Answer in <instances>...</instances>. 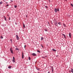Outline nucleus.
I'll list each match as a JSON object with an SVG mask.
<instances>
[{
  "instance_id": "nucleus-1",
  "label": "nucleus",
  "mask_w": 73,
  "mask_h": 73,
  "mask_svg": "<svg viewBox=\"0 0 73 73\" xmlns=\"http://www.w3.org/2000/svg\"><path fill=\"white\" fill-rule=\"evenodd\" d=\"M54 11H55V12L56 13H57V11H58V12H59V9H57L56 8H55Z\"/></svg>"
},
{
  "instance_id": "nucleus-2",
  "label": "nucleus",
  "mask_w": 73,
  "mask_h": 73,
  "mask_svg": "<svg viewBox=\"0 0 73 73\" xmlns=\"http://www.w3.org/2000/svg\"><path fill=\"white\" fill-rule=\"evenodd\" d=\"M57 21H55V22H54V24L55 25V26H56V27H57L58 26V24H57Z\"/></svg>"
},
{
  "instance_id": "nucleus-3",
  "label": "nucleus",
  "mask_w": 73,
  "mask_h": 73,
  "mask_svg": "<svg viewBox=\"0 0 73 73\" xmlns=\"http://www.w3.org/2000/svg\"><path fill=\"white\" fill-rule=\"evenodd\" d=\"M51 68L52 73H53V71L54 70V68H53V67H52V66H51Z\"/></svg>"
},
{
  "instance_id": "nucleus-4",
  "label": "nucleus",
  "mask_w": 73,
  "mask_h": 73,
  "mask_svg": "<svg viewBox=\"0 0 73 73\" xmlns=\"http://www.w3.org/2000/svg\"><path fill=\"white\" fill-rule=\"evenodd\" d=\"M32 55L33 56H37V55L35 53H33L32 54Z\"/></svg>"
},
{
  "instance_id": "nucleus-5",
  "label": "nucleus",
  "mask_w": 73,
  "mask_h": 73,
  "mask_svg": "<svg viewBox=\"0 0 73 73\" xmlns=\"http://www.w3.org/2000/svg\"><path fill=\"white\" fill-rule=\"evenodd\" d=\"M15 57H13V62H15Z\"/></svg>"
},
{
  "instance_id": "nucleus-6",
  "label": "nucleus",
  "mask_w": 73,
  "mask_h": 73,
  "mask_svg": "<svg viewBox=\"0 0 73 73\" xmlns=\"http://www.w3.org/2000/svg\"><path fill=\"white\" fill-rule=\"evenodd\" d=\"M10 52L11 53H13V50H12V48H10Z\"/></svg>"
},
{
  "instance_id": "nucleus-7",
  "label": "nucleus",
  "mask_w": 73,
  "mask_h": 73,
  "mask_svg": "<svg viewBox=\"0 0 73 73\" xmlns=\"http://www.w3.org/2000/svg\"><path fill=\"white\" fill-rule=\"evenodd\" d=\"M16 38L17 40H19V36H18L17 35H16Z\"/></svg>"
},
{
  "instance_id": "nucleus-8",
  "label": "nucleus",
  "mask_w": 73,
  "mask_h": 73,
  "mask_svg": "<svg viewBox=\"0 0 73 73\" xmlns=\"http://www.w3.org/2000/svg\"><path fill=\"white\" fill-rule=\"evenodd\" d=\"M22 58H24V54L23 53V52L22 53Z\"/></svg>"
},
{
  "instance_id": "nucleus-9",
  "label": "nucleus",
  "mask_w": 73,
  "mask_h": 73,
  "mask_svg": "<svg viewBox=\"0 0 73 73\" xmlns=\"http://www.w3.org/2000/svg\"><path fill=\"white\" fill-rule=\"evenodd\" d=\"M3 17L5 18V21H7V19L6 18V17H5V16H3Z\"/></svg>"
},
{
  "instance_id": "nucleus-10",
  "label": "nucleus",
  "mask_w": 73,
  "mask_h": 73,
  "mask_svg": "<svg viewBox=\"0 0 73 73\" xmlns=\"http://www.w3.org/2000/svg\"><path fill=\"white\" fill-rule=\"evenodd\" d=\"M69 37L70 38H71V33H69Z\"/></svg>"
},
{
  "instance_id": "nucleus-11",
  "label": "nucleus",
  "mask_w": 73,
  "mask_h": 73,
  "mask_svg": "<svg viewBox=\"0 0 73 73\" xmlns=\"http://www.w3.org/2000/svg\"><path fill=\"white\" fill-rule=\"evenodd\" d=\"M52 51H54V52H56V50L53 49H52Z\"/></svg>"
},
{
  "instance_id": "nucleus-12",
  "label": "nucleus",
  "mask_w": 73,
  "mask_h": 73,
  "mask_svg": "<svg viewBox=\"0 0 73 73\" xmlns=\"http://www.w3.org/2000/svg\"><path fill=\"white\" fill-rule=\"evenodd\" d=\"M58 24H59V25H61V22H59L58 23Z\"/></svg>"
},
{
  "instance_id": "nucleus-13",
  "label": "nucleus",
  "mask_w": 73,
  "mask_h": 73,
  "mask_svg": "<svg viewBox=\"0 0 73 73\" xmlns=\"http://www.w3.org/2000/svg\"><path fill=\"white\" fill-rule=\"evenodd\" d=\"M11 66H9L8 67V68H9V69H11Z\"/></svg>"
},
{
  "instance_id": "nucleus-14",
  "label": "nucleus",
  "mask_w": 73,
  "mask_h": 73,
  "mask_svg": "<svg viewBox=\"0 0 73 73\" xmlns=\"http://www.w3.org/2000/svg\"><path fill=\"white\" fill-rule=\"evenodd\" d=\"M71 72H72V73H73V69H71Z\"/></svg>"
},
{
  "instance_id": "nucleus-15",
  "label": "nucleus",
  "mask_w": 73,
  "mask_h": 73,
  "mask_svg": "<svg viewBox=\"0 0 73 73\" xmlns=\"http://www.w3.org/2000/svg\"><path fill=\"white\" fill-rule=\"evenodd\" d=\"M36 69H37V70H40V68H36Z\"/></svg>"
},
{
  "instance_id": "nucleus-16",
  "label": "nucleus",
  "mask_w": 73,
  "mask_h": 73,
  "mask_svg": "<svg viewBox=\"0 0 73 73\" xmlns=\"http://www.w3.org/2000/svg\"><path fill=\"white\" fill-rule=\"evenodd\" d=\"M15 50H19V49L18 48H15Z\"/></svg>"
},
{
  "instance_id": "nucleus-17",
  "label": "nucleus",
  "mask_w": 73,
  "mask_h": 73,
  "mask_svg": "<svg viewBox=\"0 0 73 73\" xmlns=\"http://www.w3.org/2000/svg\"><path fill=\"white\" fill-rule=\"evenodd\" d=\"M37 52H38V53H41V51H39L38 50H37Z\"/></svg>"
},
{
  "instance_id": "nucleus-18",
  "label": "nucleus",
  "mask_w": 73,
  "mask_h": 73,
  "mask_svg": "<svg viewBox=\"0 0 73 73\" xmlns=\"http://www.w3.org/2000/svg\"><path fill=\"white\" fill-rule=\"evenodd\" d=\"M45 7L46 9H48V7L46 6H45Z\"/></svg>"
},
{
  "instance_id": "nucleus-19",
  "label": "nucleus",
  "mask_w": 73,
  "mask_h": 73,
  "mask_svg": "<svg viewBox=\"0 0 73 73\" xmlns=\"http://www.w3.org/2000/svg\"><path fill=\"white\" fill-rule=\"evenodd\" d=\"M44 38H43V37H42L41 38V40H43V39Z\"/></svg>"
},
{
  "instance_id": "nucleus-20",
  "label": "nucleus",
  "mask_w": 73,
  "mask_h": 73,
  "mask_svg": "<svg viewBox=\"0 0 73 73\" xmlns=\"http://www.w3.org/2000/svg\"><path fill=\"white\" fill-rule=\"evenodd\" d=\"M23 28H25V25H24V24H23Z\"/></svg>"
},
{
  "instance_id": "nucleus-21",
  "label": "nucleus",
  "mask_w": 73,
  "mask_h": 73,
  "mask_svg": "<svg viewBox=\"0 0 73 73\" xmlns=\"http://www.w3.org/2000/svg\"><path fill=\"white\" fill-rule=\"evenodd\" d=\"M62 35L63 36H64V37L65 38H65V35L63 34H62Z\"/></svg>"
},
{
  "instance_id": "nucleus-22",
  "label": "nucleus",
  "mask_w": 73,
  "mask_h": 73,
  "mask_svg": "<svg viewBox=\"0 0 73 73\" xmlns=\"http://www.w3.org/2000/svg\"><path fill=\"white\" fill-rule=\"evenodd\" d=\"M62 35L63 36H64V37L65 38H65V35L63 34H62Z\"/></svg>"
},
{
  "instance_id": "nucleus-23",
  "label": "nucleus",
  "mask_w": 73,
  "mask_h": 73,
  "mask_svg": "<svg viewBox=\"0 0 73 73\" xmlns=\"http://www.w3.org/2000/svg\"><path fill=\"white\" fill-rule=\"evenodd\" d=\"M70 5H71V6H72V7H73V5H72V4L71 3Z\"/></svg>"
},
{
  "instance_id": "nucleus-24",
  "label": "nucleus",
  "mask_w": 73,
  "mask_h": 73,
  "mask_svg": "<svg viewBox=\"0 0 73 73\" xmlns=\"http://www.w3.org/2000/svg\"><path fill=\"white\" fill-rule=\"evenodd\" d=\"M29 60H31V57H29Z\"/></svg>"
},
{
  "instance_id": "nucleus-25",
  "label": "nucleus",
  "mask_w": 73,
  "mask_h": 73,
  "mask_svg": "<svg viewBox=\"0 0 73 73\" xmlns=\"http://www.w3.org/2000/svg\"><path fill=\"white\" fill-rule=\"evenodd\" d=\"M1 38H3V36H1Z\"/></svg>"
},
{
  "instance_id": "nucleus-26",
  "label": "nucleus",
  "mask_w": 73,
  "mask_h": 73,
  "mask_svg": "<svg viewBox=\"0 0 73 73\" xmlns=\"http://www.w3.org/2000/svg\"><path fill=\"white\" fill-rule=\"evenodd\" d=\"M14 7H15V8H17V6H16V5H15Z\"/></svg>"
},
{
  "instance_id": "nucleus-27",
  "label": "nucleus",
  "mask_w": 73,
  "mask_h": 73,
  "mask_svg": "<svg viewBox=\"0 0 73 73\" xmlns=\"http://www.w3.org/2000/svg\"><path fill=\"white\" fill-rule=\"evenodd\" d=\"M63 25L64 26V27H66V25H65V24L63 23Z\"/></svg>"
},
{
  "instance_id": "nucleus-28",
  "label": "nucleus",
  "mask_w": 73,
  "mask_h": 73,
  "mask_svg": "<svg viewBox=\"0 0 73 73\" xmlns=\"http://www.w3.org/2000/svg\"><path fill=\"white\" fill-rule=\"evenodd\" d=\"M2 3H3V2H0V5L2 4Z\"/></svg>"
},
{
  "instance_id": "nucleus-29",
  "label": "nucleus",
  "mask_w": 73,
  "mask_h": 73,
  "mask_svg": "<svg viewBox=\"0 0 73 73\" xmlns=\"http://www.w3.org/2000/svg\"><path fill=\"white\" fill-rule=\"evenodd\" d=\"M9 6V5H8V4H7L6 6V7H7V6Z\"/></svg>"
},
{
  "instance_id": "nucleus-30",
  "label": "nucleus",
  "mask_w": 73,
  "mask_h": 73,
  "mask_svg": "<svg viewBox=\"0 0 73 73\" xmlns=\"http://www.w3.org/2000/svg\"><path fill=\"white\" fill-rule=\"evenodd\" d=\"M11 19V18H10V17H9V20H10V19Z\"/></svg>"
},
{
  "instance_id": "nucleus-31",
  "label": "nucleus",
  "mask_w": 73,
  "mask_h": 73,
  "mask_svg": "<svg viewBox=\"0 0 73 73\" xmlns=\"http://www.w3.org/2000/svg\"><path fill=\"white\" fill-rule=\"evenodd\" d=\"M41 46L42 47V48H43V46H42V44H41Z\"/></svg>"
},
{
  "instance_id": "nucleus-32",
  "label": "nucleus",
  "mask_w": 73,
  "mask_h": 73,
  "mask_svg": "<svg viewBox=\"0 0 73 73\" xmlns=\"http://www.w3.org/2000/svg\"><path fill=\"white\" fill-rule=\"evenodd\" d=\"M26 46V45H25L24 46V48H25Z\"/></svg>"
},
{
  "instance_id": "nucleus-33",
  "label": "nucleus",
  "mask_w": 73,
  "mask_h": 73,
  "mask_svg": "<svg viewBox=\"0 0 73 73\" xmlns=\"http://www.w3.org/2000/svg\"><path fill=\"white\" fill-rule=\"evenodd\" d=\"M10 41H11V42H12V39H10Z\"/></svg>"
},
{
  "instance_id": "nucleus-34",
  "label": "nucleus",
  "mask_w": 73,
  "mask_h": 73,
  "mask_svg": "<svg viewBox=\"0 0 73 73\" xmlns=\"http://www.w3.org/2000/svg\"><path fill=\"white\" fill-rule=\"evenodd\" d=\"M47 31V30L46 29L45 30V31H46V32Z\"/></svg>"
},
{
  "instance_id": "nucleus-35",
  "label": "nucleus",
  "mask_w": 73,
  "mask_h": 73,
  "mask_svg": "<svg viewBox=\"0 0 73 73\" xmlns=\"http://www.w3.org/2000/svg\"><path fill=\"white\" fill-rule=\"evenodd\" d=\"M5 3H6V4H8V3H7V2H6Z\"/></svg>"
},
{
  "instance_id": "nucleus-36",
  "label": "nucleus",
  "mask_w": 73,
  "mask_h": 73,
  "mask_svg": "<svg viewBox=\"0 0 73 73\" xmlns=\"http://www.w3.org/2000/svg\"><path fill=\"white\" fill-rule=\"evenodd\" d=\"M15 24H16V25H17V23H15Z\"/></svg>"
},
{
  "instance_id": "nucleus-37",
  "label": "nucleus",
  "mask_w": 73,
  "mask_h": 73,
  "mask_svg": "<svg viewBox=\"0 0 73 73\" xmlns=\"http://www.w3.org/2000/svg\"><path fill=\"white\" fill-rule=\"evenodd\" d=\"M48 73H50V72L48 71Z\"/></svg>"
},
{
  "instance_id": "nucleus-38",
  "label": "nucleus",
  "mask_w": 73,
  "mask_h": 73,
  "mask_svg": "<svg viewBox=\"0 0 73 73\" xmlns=\"http://www.w3.org/2000/svg\"><path fill=\"white\" fill-rule=\"evenodd\" d=\"M11 2H12V1H13L11 0Z\"/></svg>"
},
{
  "instance_id": "nucleus-39",
  "label": "nucleus",
  "mask_w": 73,
  "mask_h": 73,
  "mask_svg": "<svg viewBox=\"0 0 73 73\" xmlns=\"http://www.w3.org/2000/svg\"><path fill=\"white\" fill-rule=\"evenodd\" d=\"M8 16H9V15H7Z\"/></svg>"
},
{
  "instance_id": "nucleus-40",
  "label": "nucleus",
  "mask_w": 73,
  "mask_h": 73,
  "mask_svg": "<svg viewBox=\"0 0 73 73\" xmlns=\"http://www.w3.org/2000/svg\"><path fill=\"white\" fill-rule=\"evenodd\" d=\"M48 1H50V0H48Z\"/></svg>"
},
{
  "instance_id": "nucleus-41",
  "label": "nucleus",
  "mask_w": 73,
  "mask_h": 73,
  "mask_svg": "<svg viewBox=\"0 0 73 73\" xmlns=\"http://www.w3.org/2000/svg\"><path fill=\"white\" fill-rule=\"evenodd\" d=\"M63 36H64V35H63Z\"/></svg>"
}]
</instances>
